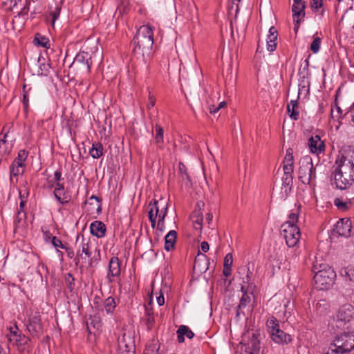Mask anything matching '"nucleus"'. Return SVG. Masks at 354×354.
Instances as JSON below:
<instances>
[{"label": "nucleus", "instance_id": "nucleus-18", "mask_svg": "<svg viewBox=\"0 0 354 354\" xmlns=\"http://www.w3.org/2000/svg\"><path fill=\"white\" fill-rule=\"evenodd\" d=\"M351 222L350 220L340 219L336 225L337 233L342 236H348L351 234Z\"/></svg>", "mask_w": 354, "mask_h": 354}, {"label": "nucleus", "instance_id": "nucleus-45", "mask_svg": "<svg viewBox=\"0 0 354 354\" xmlns=\"http://www.w3.org/2000/svg\"><path fill=\"white\" fill-rule=\"evenodd\" d=\"M74 278L73 277L71 274H68V276L66 277L65 281L67 286V288L68 290L72 292L74 289L75 283H74Z\"/></svg>", "mask_w": 354, "mask_h": 354}, {"label": "nucleus", "instance_id": "nucleus-40", "mask_svg": "<svg viewBox=\"0 0 354 354\" xmlns=\"http://www.w3.org/2000/svg\"><path fill=\"white\" fill-rule=\"evenodd\" d=\"M28 102H29L28 91L26 90V85L24 84V86H23V100H22V103H23V105H24V110L26 111L28 109V106H29Z\"/></svg>", "mask_w": 354, "mask_h": 354}, {"label": "nucleus", "instance_id": "nucleus-44", "mask_svg": "<svg viewBox=\"0 0 354 354\" xmlns=\"http://www.w3.org/2000/svg\"><path fill=\"white\" fill-rule=\"evenodd\" d=\"M60 10L61 8L58 5H56L54 8V10H50L49 15L52 17L53 24H54L55 20L59 17L60 14Z\"/></svg>", "mask_w": 354, "mask_h": 354}, {"label": "nucleus", "instance_id": "nucleus-12", "mask_svg": "<svg viewBox=\"0 0 354 354\" xmlns=\"http://www.w3.org/2000/svg\"><path fill=\"white\" fill-rule=\"evenodd\" d=\"M354 319V308L349 304L341 306L336 315V322L338 327H343L347 323Z\"/></svg>", "mask_w": 354, "mask_h": 354}, {"label": "nucleus", "instance_id": "nucleus-46", "mask_svg": "<svg viewBox=\"0 0 354 354\" xmlns=\"http://www.w3.org/2000/svg\"><path fill=\"white\" fill-rule=\"evenodd\" d=\"M121 267H109L108 277H118L121 272Z\"/></svg>", "mask_w": 354, "mask_h": 354}, {"label": "nucleus", "instance_id": "nucleus-14", "mask_svg": "<svg viewBox=\"0 0 354 354\" xmlns=\"http://www.w3.org/2000/svg\"><path fill=\"white\" fill-rule=\"evenodd\" d=\"M74 63L80 64L81 67L85 68L86 72L89 73L93 64L91 55L88 52L80 51L75 56Z\"/></svg>", "mask_w": 354, "mask_h": 354}, {"label": "nucleus", "instance_id": "nucleus-34", "mask_svg": "<svg viewBox=\"0 0 354 354\" xmlns=\"http://www.w3.org/2000/svg\"><path fill=\"white\" fill-rule=\"evenodd\" d=\"M88 203L90 205L93 206V208H96V210L99 212H101L102 207H101V199L95 196L92 195L88 201H86L84 204Z\"/></svg>", "mask_w": 354, "mask_h": 354}, {"label": "nucleus", "instance_id": "nucleus-59", "mask_svg": "<svg viewBox=\"0 0 354 354\" xmlns=\"http://www.w3.org/2000/svg\"><path fill=\"white\" fill-rule=\"evenodd\" d=\"M54 179H55V183L60 182L61 180H64V178H62V172L60 170H56L55 171Z\"/></svg>", "mask_w": 354, "mask_h": 354}, {"label": "nucleus", "instance_id": "nucleus-33", "mask_svg": "<svg viewBox=\"0 0 354 354\" xmlns=\"http://www.w3.org/2000/svg\"><path fill=\"white\" fill-rule=\"evenodd\" d=\"M210 263L207 259V256L202 253L200 250L195 257L194 266H209Z\"/></svg>", "mask_w": 354, "mask_h": 354}, {"label": "nucleus", "instance_id": "nucleus-7", "mask_svg": "<svg viewBox=\"0 0 354 354\" xmlns=\"http://www.w3.org/2000/svg\"><path fill=\"white\" fill-rule=\"evenodd\" d=\"M336 276V271L333 269V267H325L315 272L314 280L316 288L319 290L330 288L334 284Z\"/></svg>", "mask_w": 354, "mask_h": 354}, {"label": "nucleus", "instance_id": "nucleus-27", "mask_svg": "<svg viewBox=\"0 0 354 354\" xmlns=\"http://www.w3.org/2000/svg\"><path fill=\"white\" fill-rule=\"evenodd\" d=\"M306 3L295 4L293 3L292 7V17L293 19L301 18L305 17Z\"/></svg>", "mask_w": 354, "mask_h": 354}, {"label": "nucleus", "instance_id": "nucleus-53", "mask_svg": "<svg viewBox=\"0 0 354 354\" xmlns=\"http://www.w3.org/2000/svg\"><path fill=\"white\" fill-rule=\"evenodd\" d=\"M41 232L43 233V238L46 242H52V239L54 236H52V234L48 230H45L44 227H41Z\"/></svg>", "mask_w": 354, "mask_h": 354}, {"label": "nucleus", "instance_id": "nucleus-35", "mask_svg": "<svg viewBox=\"0 0 354 354\" xmlns=\"http://www.w3.org/2000/svg\"><path fill=\"white\" fill-rule=\"evenodd\" d=\"M16 339L17 340H12L11 342L15 344L18 346H21L22 349H24V346L28 344V342L30 340L29 337L22 333L19 335V337Z\"/></svg>", "mask_w": 354, "mask_h": 354}, {"label": "nucleus", "instance_id": "nucleus-64", "mask_svg": "<svg viewBox=\"0 0 354 354\" xmlns=\"http://www.w3.org/2000/svg\"><path fill=\"white\" fill-rule=\"evenodd\" d=\"M165 221H158L157 230H159L160 232H162L165 230Z\"/></svg>", "mask_w": 354, "mask_h": 354}, {"label": "nucleus", "instance_id": "nucleus-41", "mask_svg": "<svg viewBox=\"0 0 354 354\" xmlns=\"http://www.w3.org/2000/svg\"><path fill=\"white\" fill-rule=\"evenodd\" d=\"M21 333L19 331L18 327L17 325H15L14 327L10 328V332L8 335V339L10 342H12V340H17V337H19V335H21Z\"/></svg>", "mask_w": 354, "mask_h": 354}, {"label": "nucleus", "instance_id": "nucleus-57", "mask_svg": "<svg viewBox=\"0 0 354 354\" xmlns=\"http://www.w3.org/2000/svg\"><path fill=\"white\" fill-rule=\"evenodd\" d=\"M21 1V0H6L4 1V4L6 6H8L10 9H12L17 6L18 2Z\"/></svg>", "mask_w": 354, "mask_h": 354}, {"label": "nucleus", "instance_id": "nucleus-10", "mask_svg": "<svg viewBox=\"0 0 354 354\" xmlns=\"http://www.w3.org/2000/svg\"><path fill=\"white\" fill-rule=\"evenodd\" d=\"M241 344V354H255L260 348L258 335L253 332L245 334Z\"/></svg>", "mask_w": 354, "mask_h": 354}, {"label": "nucleus", "instance_id": "nucleus-26", "mask_svg": "<svg viewBox=\"0 0 354 354\" xmlns=\"http://www.w3.org/2000/svg\"><path fill=\"white\" fill-rule=\"evenodd\" d=\"M299 103L297 100H291L287 105V111L291 119L297 120L299 118V111H298Z\"/></svg>", "mask_w": 354, "mask_h": 354}, {"label": "nucleus", "instance_id": "nucleus-24", "mask_svg": "<svg viewBox=\"0 0 354 354\" xmlns=\"http://www.w3.org/2000/svg\"><path fill=\"white\" fill-rule=\"evenodd\" d=\"M185 335H186L187 338L192 339L194 336V334L188 326L182 325L177 330V337L179 343H182L185 341Z\"/></svg>", "mask_w": 354, "mask_h": 354}, {"label": "nucleus", "instance_id": "nucleus-39", "mask_svg": "<svg viewBox=\"0 0 354 354\" xmlns=\"http://www.w3.org/2000/svg\"><path fill=\"white\" fill-rule=\"evenodd\" d=\"M334 204L337 206V207L340 210H346L348 209L351 203H348L346 201H343L339 198H335L334 201Z\"/></svg>", "mask_w": 354, "mask_h": 354}, {"label": "nucleus", "instance_id": "nucleus-37", "mask_svg": "<svg viewBox=\"0 0 354 354\" xmlns=\"http://www.w3.org/2000/svg\"><path fill=\"white\" fill-rule=\"evenodd\" d=\"M155 131H156L155 139H156V143L162 144L164 142L163 129L160 127V125L156 124L155 126Z\"/></svg>", "mask_w": 354, "mask_h": 354}, {"label": "nucleus", "instance_id": "nucleus-23", "mask_svg": "<svg viewBox=\"0 0 354 354\" xmlns=\"http://www.w3.org/2000/svg\"><path fill=\"white\" fill-rule=\"evenodd\" d=\"M26 226V212L17 211L15 219V232L24 229Z\"/></svg>", "mask_w": 354, "mask_h": 354}, {"label": "nucleus", "instance_id": "nucleus-58", "mask_svg": "<svg viewBox=\"0 0 354 354\" xmlns=\"http://www.w3.org/2000/svg\"><path fill=\"white\" fill-rule=\"evenodd\" d=\"M143 354H158V353L155 346H149L146 348Z\"/></svg>", "mask_w": 354, "mask_h": 354}, {"label": "nucleus", "instance_id": "nucleus-38", "mask_svg": "<svg viewBox=\"0 0 354 354\" xmlns=\"http://www.w3.org/2000/svg\"><path fill=\"white\" fill-rule=\"evenodd\" d=\"M322 39L320 37H314L310 44V50L313 53H317L319 51Z\"/></svg>", "mask_w": 354, "mask_h": 354}, {"label": "nucleus", "instance_id": "nucleus-5", "mask_svg": "<svg viewBox=\"0 0 354 354\" xmlns=\"http://www.w3.org/2000/svg\"><path fill=\"white\" fill-rule=\"evenodd\" d=\"M298 178L305 185H314L316 179L315 167L313 166L312 158L306 156L299 162Z\"/></svg>", "mask_w": 354, "mask_h": 354}, {"label": "nucleus", "instance_id": "nucleus-63", "mask_svg": "<svg viewBox=\"0 0 354 354\" xmlns=\"http://www.w3.org/2000/svg\"><path fill=\"white\" fill-rule=\"evenodd\" d=\"M67 254V256L69 257V258H73L74 257V252H73V250L72 248H71L70 247H68L67 245H66V248H64Z\"/></svg>", "mask_w": 354, "mask_h": 354}, {"label": "nucleus", "instance_id": "nucleus-1", "mask_svg": "<svg viewBox=\"0 0 354 354\" xmlns=\"http://www.w3.org/2000/svg\"><path fill=\"white\" fill-rule=\"evenodd\" d=\"M335 162L337 167L333 173L332 185L341 190L346 189L354 183V151L345 150Z\"/></svg>", "mask_w": 354, "mask_h": 354}, {"label": "nucleus", "instance_id": "nucleus-50", "mask_svg": "<svg viewBox=\"0 0 354 354\" xmlns=\"http://www.w3.org/2000/svg\"><path fill=\"white\" fill-rule=\"evenodd\" d=\"M226 106V102L225 101H223L219 103L218 106L217 107H215L214 105H209V111L210 113H215L218 112L221 109L225 107Z\"/></svg>", "mask_w": 354, "mask_h": 354}, {"label": "nucleus", "instance_id": "nucleus-60", "mask_svg": "<svg viewBox=\"0 0 354 354\" xmlns=\"http://www.w3.org/2000/svg\"><path fill=\"white\" fill-rule=\"evenodd\" d=\"M209 245L207 242L203 241L201 244L200 251L201 250L203 252L205 253L209 250Z\"/></svg>", "mask_w": 354, "mask_h": 354}, {"label": "nucleus", "instance_id": "nucleus-16", "mask_svg": "<svg viewBox=\"0 0 354 354\" xmlns=\"http://www.w3.org/2000/svg\"><path fill=\"white\" fill-rule=\"evenodd\" d=\"M201 206H204L203 202H198L195 209L191 215L193 226L195 230H202L203 228V213L201 212Z\"/></svg>", "mask_w": 354, "mask_h": 354}, {"label": "nucleus", "instance_id": "nucleus-52", "mask_svg": "<svg viewBox=\"0 0 354 354\" xmlns=\"http://www.w3.org/2000/svg\"><path fill=\"white\" fill-rule=\"evenodd\" d=\"M51 243L55 248L64 249L66 248V245L63 244L61 240L56 236H53Z\"/></svg>", "mask_w": 354, "mask_h": 354}, {"label": "nucleus", "instance_id": "nucleus-21", "mask_svg": "<svg viewBox=\"0 0 354 354\" xmlns=\"http://www.w3.org/2000/svg\"><path fill=\"white\" fill-rule=\"evenodd\" d=\"M196 6L192 0L185 1L182 5L181 13L187 19H192L194 14L196 12Z\"/></svg>", "mask_w": 354, "mask_h": 354}, {"label": "nucleus", "instance_id": "nucleus-20", "mask_svg": "<svg viewBox=\"0 0 354 354\" xmlns=\"http://www.w3.org/2000/svg\"><path fill=\"white\" fill-rule=\"evenodd\" d=\"M277 35L278 33L277 29L274 26L270 27L267 38V49L268 51L273 52L275 50L277 47Z\"/></svg>", "mask_w": 354, "mask_h": 354}, {"label": "nucleus", "instance_id": "nucleus-56", "mask_svg": "<svg viewBox=\"0 0 354 354\" xmlns=\"http://www.w3.org/2000/svg\"><path fill=\"white\" fill-rule=\"evenodd\" d=\"M233 263V257L232 253H228L225 255L224 258L223 265V266H232Z\"/></svg>", "mask_w": 354, "mask_h": 354}, {"label": "nucleus", "instance_id": "nucleus-11", "mask_svg": "<svg viewBox=\"0 0 354 354\" xmlns=\"http://www.w3.org/2000/svg\"><path fill=\"white\" fill-rule=\"evenodd\" d=\"M28 156V151L24 149H21L18 152L17 158L14 160L10 167V178L12 176L17 177L24 174L26 167L25 162Z\"/></svg>", "mask_w": 354, "mask_h": 354}, {"label": "nucleus", "instance_id": "nucleus-4", "mask_svg": "<svg viewBox=\"0 0 354 354\" xmlns=\"http://www.w3.org/2000/svg\"><path fill=\"white\" fill-rule=\"evenodd\" d=\"M100 260V251L97 250H95L93 252L91 251L88 241H86L84 236L82 235L81 249L79 248L77 252V257L75 259V266H77L79 263H88V266H92L93 263L97 264Z\"/></svg>", "mask_w": 354, "mask_h": 354}, {"label": "nucleus", "instance_id": "nucleus-19", "mask_svg": "<svg viewBox=\"0 0 354 354\" xmlns=\"http://www.w3.org/2000/svg\"><path fill=\"white\" fill-rule=\"evenodd\" d=\"M91 233L97 238H102L106 234V225L100 221L93 222L90 225Z\"/></svg>", "mask_w": 354, "mask_h": 354}, {"label": "nucleus", "instance_id": "nucleus-54", "mask_svg": "<svg viewBox=\"0 0 354 354\" xmlns=\"http://www.w3.org/2000/svg\"><path fill=\"white\" fill-rule=\"evenodd\" d=\"M178 168H179V171L181 174L183 179L187 178V180H189V177L188 176V174L186 171V167H185V165L183 163L180 162L179 165H178Z\"/></svg>", "mask_w": 354, "mask_h": 354}, {"label": "nucleus", "instance_id": "nucleus-61", "mask_svg": "<svg viewBox=\"0 0 354 354\" xmlns=\"http://www.w3.org/2000/svg\"><path fill=\"white\" fill-rule=\"evenodd\" d=\"M155 102H156V100L155 98L153 97V96H152L150 93H149V102L147 104V108L149 109H151L152 107H153V106L155 105Z\"/></svg>", "mask_w": 354, "mask_h": 354}, {"label": "nucleus", "instance_id": "nucleus-51", "mask_svg": "<svg viewBox=\"0 0 354 354\" xmlns=\"http://www.w3.org/2000/svg\"><path fill=\"white\" fill-rule=\"evenodd\" d=\"M29 196L28 188L24 186V188L19 190V198L20 200L26 201Z\"/></svg>", "mask_w": 354, "mask_h": 354}, {"label": "nucleus", "instance_id": "nucleus-28", "mask_svg": "<svg viewBox=\"0 0 354 354\" xmlns=\"http://www.w3.org/2000/svg\"><path fill=\"white\" fill-rule=\"evenodd\" d=\"M93 158L97 159L103 155V146L100 142H95L93 143L92 148L89 151Z\"/></svg>", "mask_w": 354, "mask_h": 354}, {"label": "nucleus", "instance_id": "nucleus-15", "mask_svg": "<svg viewBox=\"0 0 354 354\" xmlns=\"http://www.w3.org/2000/svg\"><path fill=\"white\" fill-rule=\"evenodd\" d=\"M308 145L310 152L317 155L325 150V144L318 135L311 136L308 139Z\"/></svg>", "mask_w": 354, "mask_h": 354}, {"label": "nucleus", "instance_id": "nucleus-25", "mask_svg": "<svg viewBox=\"0 0 354 354\" xmlns=\"http://www.w3.org/2000/svg\"><path fill=\"white\" fill-rule=\"evenodd\" d=\"M177 232L175 230H171L165 237V249L170 251L174 248L176 241Z\"/></svg>", "mask_w": 354, "mask_h": 354}, {"label": "nucleus", "instance_id": "nucleus-32", "mask_svg": "<svg viewBox=\"0 0 354 354\" xmlns=\"http://www.w3.org/2000/svg\"><path fill=\"white\" fill-rule=\"evenodd\" d=\"M283 171H293L294 169V158L293 155L286 154L284 160H283Z\"/></svg>", "mask_w": 354, "mask_h": 354}, {"label": "nucleus", "instance_id": "nucleus-42", "mask_svg": "<svg viewBox=\"0 0 354 354\" xmlns=\"http://www.w3.org/2000/svg\"><path fill=\"white\" fill-rule=\"evenodd\" d=\"M35 41L39 46L49 48V46H48V44H49V39L45 37H35Z\"/></svg>", "mask_w": 354, "mask_h": 354}, {"label": "nucleus", "instance_id": "nucleus-3", "mask_svg": "<svg viewBox=\"0 0 354 354\" xmlns=\"http://www.w3.org/2000/svg\"><path fill=\"white\" fill-rule=\"evenodd\" d=\"M298 218V213H291L289 214L288 220L281 226V235L289 248L297 246L301 238L300 230L296 225Z\"/></svg>", "mask_w": 354, "mask_h": 354}, {"label": "nucleus", "instance_id": "nucleus-17", "mask_svg": "<svg viewBox=\"0 0 354 354\" xmlns=\"http://www.w3.org/2000/svg\"><path fill=\"white\" fill-rule=\"evenodd\" d=\"M283 176L282 177V187L281 189L283 190L286 195H288L292 190L293 184V171H283Z\"/></svg>", "mask_w": 354, "mask_h": 354}, {"label": "nucleus", "instance_id": "nucleus-31", "mask_svg": "<svg viewBox=\"0 0 354 354\" xmlns=\"http://www.w3.org/2000/svg\"><path fill=\"white\" fill-rule=\"evenodd\" d=\"M116 307L115 299L109 297L104 301V308L107 314H112Z\"/></svg>", "mask_w": 354, "mask_h": 354}, {"label": "nucleus", "instance_id": "nucleus-36", "mask_svg": "<svg viewBox=\"0 0 354 354\" xmlns=\"http://www.w3.org/2000/svg\"><path fill=\"white\" fill-rule=\"evenodd\" d=\"M241 291L243 292V295L239 305V308H244L250 301V297L248 295L247 290L245 289L244 286L241 287Z\"/></svg>", "mask_w": 354, "mask_h": 354}, {"label": "nucleus", "instance_id": "nucleus-30", "mask_svg": "<svg viewBox=\"0 0 354 354\" xmlns=\"http://www.w3.org/2000/svg\"><path fill=\"white\" fill-rule=\"evenodd\" d=\"M339 272L343 277L354 282V267H340Z\"/></svg>", "mask_w": 354, "mask_h": 354}, {"label": "nucleus", "instance_id": "nucleus-9", "mask_svg": "<svg viewBox=\"0 0 354 354\" xmlns=\"http://www.w3.org/2000/svg\"><path fill=\"white\" fill-rule=\"evenodd\" d=\"M24 320L27 330L32 335H37L41 331V320L39 313L26 310Z\"/></svg>", "mask_w": 354, "mask_h": 354}, {"label": "nucleus", "instance_id": "nucleus-48", "mask_svg": "<svg viewBox=\"0 0 354 354\" xmlns=\"http://www.w3.org/2000/svg\"><path fill=\"white\" fill-rule=\"evenodd\" d=\"M167 204H165V205L159 211L158 213L157 218H158V221H164L165 216L167 214Z\"/></svg>", "mask_w": 354, "mask_h": 354}, {"label": "nucleus", "instance_id": "nucleus-47", "mask_svg": "<svg viewBox=\"0 0 354 354\" xmlns=\"http://www.w3.org/2000/svg\"><path fill=\"white\" fill-rule=\"evenodd\" d=\"M60 194V200H57L59 203L64 205L71 201V196L66 194L65 191L61 192Z\"/></svg>", "mask_w": 354, "mask_h": 354}, {"label": "nucleus", "instance_id": "nucleus-55", "mask_svg": "<svg viewBox=\"0 0 354 354\" xmlns=\"http://www.w3.org/2000/svg\"><path fill=\"white\" fill-rule=\"evenodd\" d=\"M326 354H345L342 351L338 349L336 346H334L333 345V343H331L330 346L329 347L328 351L326 353Z\"/></svg>", "mask_w": 354, "mask_h": 354}, {"label": "nucleus", "instance_id": "nucleus-22", "mask_svg": "<svg viewBox=\"0 0 354 354\" xmlns=\"http://www.w3.org/2000/svg\"><path fill=\"white\" fill-rule=\"evenodd\" d=\"M158 201L156 199L151 201L149 204V207L150 208L149 211V219L151 222V227L154 228L156 227V218L158 216V213L159 212V207L158 206Z\"/></svg>", "mask_w": 354, "mask_h": 354}, {"label": "nucleus", "instance_id": "nucleus-29", "mask_svg": "<svg viewBox=\"0 0 354 354\" xmlns=\"http://www.w3.org/2000/svg\"><path fill=\"white\" fill-rule=\"evenodd\" d=\"M310 6L314 12H319L324 16L325 10L324 8V0H311Z\"/></svg>", "mask_w": 354, "mask_h": 354}, {"label": "nucleus", "instance_id": "nucleus-43", "mask_svg": "<svg viewBox=\"0 0 354 354\" xmlns=\"http://www.w3.org/2000/svg\"><path fill=\"white\" fill-rule=\"evenodd\" d=\"M55 183V188L54 190V195L56 198V200H60L59 195L61 194L60 192L65 191L64 190V186L63 183H61L60 182H57Z\"/></svg>", "mask_w": 354, "mask_h": 354}, {"label": "nucleus", "instance_id": "nucleus-13", "mask_svg": "<svg viewBox=\"0 0 354 354\" xmlns=\"http://www.w3.org/2000/svg\"><path fill=\"white\" fill-rule=\"evenodd\" d=\"M120 354H134L135 345L130 335L125 334L118 340Z\"/></svg>", "mask_w": 354, "mask_h": 354}, {"label": "nucleus", "instance_id": "nucleus-62", "mask_svg": "<svg viewBox=\"0 0 354 354\" xmlns=\"http://www.w3.org/2000/svg\"><path fill=\"white\" fill-rule=\"evenodd\" d=\"M303 19H301V18L293 19L294 24H295L294 31L295 32H297L298 31V29L299 28V24H300L301 21L303 20Z\"/></svg>", "mask_w": 354, "mask_h": 354}, {"label": "nucleus", "instance_id": "nucleus-49", "mask_svg": "<svg viewBox=\"0 0 354 354\" xmlns=\"http://www.w3.org/2000/svg\"><path fill=\"white\" fill-rule=\"evenodd\" d=\"M49 64H43L39 66L38 75L47 76L49 73Z\"/></svg>", "mask_w": 354, "mask_h": 354}, {"label": "nucleus", "instance_id": "nucleus-6", "mask_svg": "<svg viewBox=\"0 0 354 354\" xmlns=\"http://www.w3.org/2000/svg\"><path fill=\"white\" fill-rule=\"evenodd\" d=\"M268 332L271 339L278 344H287L292 341L290 335L282 330L278 320L274 317H270L266 322Z\"/></svg>", "mask_w": 354, "mask_h": 354}, {"label": "nucleus", "instance_id": "nucleus-8", "mask_svg": "<svg viewBox=\"0 0 354 354\" xmlns=\"http://www.w3.org/2000/svg\"><path fill=\"white\" fill-rule=\"evenodd\" d=\"M332 343L344 353L351 352L354 350V331L344 332L337 335Z\"/></svg>", "mask_w": 354, "mask_h": 354}, {"label": "nucleus", "instance_id": "nucleus-2", "mask_svg": "<svg viewBox=\"0 0 354 354\" xmlns=\"http://www.w3.org/2000/svg\"><path fill=\"white\" fill-rule=\"evenodd\" d=\"M131 44L133 46V56L146 64L149 59L153 45L152 27L149 24L140 26Z\"/></svg>", "mask_w": 354, "mask_h": 354}]
</instances>
